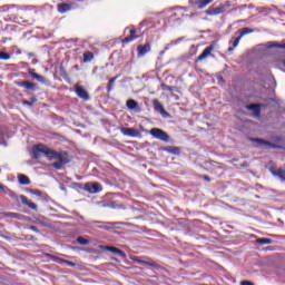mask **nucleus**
Returning <instances> with one entry per match:
<instances>
[{
    "label": "nucleus",
    "mask_w": 285,
    "mask_h": 285,
    "mask_svg": "<svg viewBox=\"0 0 285 285\" xmlns=\"http://www.w3.org/2000/svg\"><path fill=\"white\" fill-rule=\"evenodd\" d=\"M32 155H35V159H39L41 155H46L48 160H57L52 164V168L57 170H60L66 164L70 163V159L66 153L56 151L43 144H38L35 148H32Z\"/></svg>",
    "instance_id": "1"
},
{
    "label": "nucleus",
    "mask_w": 285,
    "mask_h": 285,
    "mask_svg": "<svg viewBox=\"0 0 285 285\" xmlns=\"http://www.w3.org/2000/svg\"><path fill=\"white\" fill-rule=\"evenodd\" d=\"M149 134L153 136V138L158 139L163 142L169 141V135L160 128H151Z\"/></svg>",
    "instance_id": "2"
},
{
    "label": "nucleus",
    "mask_w": 285,
    "mask_h": 285,
    "mask_svg": "<svg viewBox=\"0 0 285 285\" xmlns=\"http://www.w3.org/2000/svg\"><path fill=\"white\" fill-rule=\"evenodd\" d=\"M153 108L161 115L163 118H169L170 115L168 111L165 110L164 106L161 102H159L158 99H153Z\"/></svg>",
    "instance_id": "3"
},
{
    "label": "nucleus",
    "mask_w": 285,
    "mask_h": 285,
    "mask_svg": "<svg viewBox=\"0 0 285 285\" xmlns=\"http://www.w3.org/2000/svg\"><path fill=\"white\" fill-rule=\"evenodd\" d=\"M120 132H122V135H125L126 137H131V138L140 137V131L135 128L122 127L120 128Z\"/></svg>",
    "instance_id": "4"
},
{
    "label": "nucleus",
    "mask_w": 285,
    "mask_h": 285,
    "mask_svg": "<svg viewBox=\"0 0 285 285\" xmlns=\"http://www.w3.org/2000/svg\"><path fill=\"white\" fill-rule=\"evenodd\" d=\"M85 190L89 194H97L101 193L102 188L101 185H99L98 183H88L85 185Z\"/></svg>",
    "instance_id": "5"
},
{
    "label": "nucleus",
    "mask_w": 285,
    "mask_h": 285,
    "mask_svg": "<svg viewBox=\"0 0 285 285\" xmlns=\"http://www.w3.org/2000/svg\"><path fill=\"white\" fill-rule=\"evenodd\" d=\"M256 142L259 144L261 147L269 148V149H281L282 147L278 144H273L268 140L258 139Z\"/></svg>",
    "instance_id": "6"
},
{
    "label": "nucleus",
    "mask_w": 285,
    "mask_h": 285,
    "mask_svg": "<svg viewBox=\"0 0 285 285\" xmlns=\"http://www.w3.org/2000/svg\"><path fill=\"white\" fill-rule=\"evenodd\" d=\"M76 94L79 98H81L85 101L90 99L88 92L79 85H76Z\"/></svg>",
    "instance_id": "7"
},
{
    "label": "nucleus",
    "mask_w": 285,
    "mask_h": 285,
    "mask_svg": "<svg viewBox=\"0 0 285 285\" xmlns=\"http://www.w3.org/2000/svg\"><path fill=\"white\" fill-rule=\"evenodd\" d=\"M19 199L21 200L22 205H27V207H29L32 210H38V205H36L32 202H29L28 197H26L24 195H20Z\"/></svg>",
    "instance_id": "8"
},
{
    "label": "nucleus",
    "mask_w": 285,
    "mask_h": 285,
    "mask_svg": "<svg viewBox=\"0 0 285 285\" xmlns=\"http://www.w3.org/2000/svg\"><path fill=\"white\" fill-rule=\"evenodd\" d=\"M213 50H214L213 46H208L207 48H205V49L203 50V53L198 56L197 61L206 60L207 57L210 56V53L213 52Z\"/></svg>",
    "instance_id": "9"
},
{
    "label": "nucleus",
    "mask_w": 285,
    "mask_h": 285,
    "mask_svg": "<svg viewBox=\"0 0 285 285\" xmlns=\"http://www.w3.org/2000/svg\"><path fill=\"white\" fill-rule=\"evenodd\" d=\"M213 0H196V1H189V3H193L198 9L206 8L208 4H210Z\"/></svg>",
    "instance_id": "10"
},
{
    "label": "nucleus",
    "mask_w": 285,
    "mask_h": 285,
    "mask_svg": "<svg viewBox=\"0 0 285 285\" xmlns=\"http://www.w3.org/2000/svg\"><path fill=\"white\" fill-rule=\"evenodd\" d=\"M105 250H108V252H110L112 254H118V256L121 257V258H126L127 257V255H125L124 250H121V249H119L117 247H109V246H107V247H105Z\"/></svg>",
    "instance_id": "11"
},
{
    "label": "nucleus",
    "mask_w": 285,
    "mask_h": 285,
    "mask_svg": "<svg viewBox=\"0 0 285 285\" xmlns=\"http://www.w3.org/2000/svg\"><path fill=\"white\" fill-rule=\"evenodd\" d=\"M265 48H278V49H285V43H278L276 41H269L264 45Z\"/></svg>",
    "instance_id": "12"
},
{
    "label": "nucleus",
    "mask_w": 285,
    "mask_h": 285,
    "mask_svg": "<svg viewBox=\"0 0 285 285\" xmlns=\"http://www.w3.org/2000/svg\"><path fill=\"white\" fill-rule=\"evenodd\" d=\"M138 37H137V30L135 29H130V36L129 37H126L124 39V43H129V42H132L134 40H137Z\"/></svg>",
    "instance_id": "13"
},
{
    "label": "nucleus",
    "mask_w": 285,
    "mask_h": 285,
    "mask_svg": "<svg viewBox=\"0 0 285 285\" xmlns=\"http://www.w3.org/2000/svg\"><path fill=\"white\" fill-rule=\"evenodd\" d=\"M150 51V45H141L138 47L139 57H144L146 53Z\"/></svg>",
    "instance_id": "14"
},
{
    "label": "nucleus",
    "mask_w": 285,
    "mask_h": 285,
    "mask_svg": "<svg viewBox=\"0 0 285 285\" xmlns=\"http://www.w3.org/2000/svg\"><path fill=\"white\" fill-rule=\"evenodd\" d=\"M18 86L19 87H22L27 90H32L35 89V83L33 82H30V81H22V82H18Z\"/></svg>",
    "instance_id": "15"
},
{
    "label": "nucleus",
    "mask_w": 285,
    "mask_h": 285,
    "mask_svg": "<svg viewBox=\"0 0 285 285\" xmlns=\"http://www.w3.org/2000/svg\"><path fill=\"white\" fill-rule=\"evenodd\" d=\"M273 176H277L278 179H282L283 181H285V170L284 169H276V170H272Z\"/></svg>",
    "instance_id": "16"
},
{
    "label": "nucleus",
    "mask_w": 285,
    "mask_h": 285,
    "mask_svg": "<svg viewBox=\"0 0 285 285\" xmlns=\"http://www.w3.org/2000/svg\"><path fill=\"white\" fill-rule=\"evenodd\" d=\"M57 8H58V12L60 13H66L67 11L71 10L70 4H66V3L58 4Z\"/></svg>",
    "instance_id": "17"
},
{
    "label": "nucleus",
    "mask_w": 285,
    "mask_h": 285,
    "mask_svg": "<svg viewBox=\"0 0 285 285\" xmlns=\"http://www.w3.org/2000/svg\"><path fill=\"white\" fill-rule=\"evenodd\" d=\"M4 217L22 220L24 216L22 214H17V213H6Z\"/></svg>",
    "instance_id": "18"
},
{
    "label": "nucleus",
    "mask_w": 285,
    "mask_h": 285,
    "mask_svg": "<svg viewBox=\"0 0 285 285\" xmlns=\"http://www.w3.org/2000/svg\"><path fill=\"white\" fill-rule=\"evenodd\" d=\"M105 224H107V226H98V228L111 232L114 229V226L121 225V223H105Z\"/></svg>",
    "instance_id": "19"
},
{
    "label": "nucleus",
    "mask_w": 285,
    "mask_h": 285,
    "mask_svg": "<svg viewBox=\"0 0 285 285\" xmlns=\"http://www.w3.org/2000/svg\"><path fill=\"white\" fill-rule=\"evenodd\" d=\"M126 107H128L129 110H136L138 107V102L134 99H129L128 101H126Z\"/></svg>",
    "instance_id": "20"
},
{
    "label": "nucleus",
    "mask_w": 285,
    "mask_h": 285,
    "mask_svg": "<svg viewBox=\"0 0 285 285\" xmlns=\"http://www.w3.org/2000/svg\"><path fill=\"white\" fill-rule=\"evenodd\" d=\"M18 179H19V184L20 185H29L30 184V179H29V177L27 175L20 174L18 176Z\"/></svg>",
    "instance_id": "21"
},
{
    "label": "nucleus",
    "mask_w": 285,
    "mask_h": 285,
    "mask_svg": "<svg viewBox=\"0 0 285 285\" xmlns=\"http://www.w3.org/2000/svg\"><path fill=\"white\" fill-rule=\"evenodd\" d=\"M224 12V7L214 8L213 11H207L209 16H219Z\"/></svg>",
    "instance_id": "22"
},
{
    "label": "nucleus",
    "mask_w": 285,
    "mask_h": 285,
    "mask_svg": "<svg viewBox=\"0 0 285 285\" xmlns=\"http://www.w3.org/2000/svg\"><path fill=\"white\" fill-rule=\"evenodd\" d=\"M248 109L254 111L256 117H259V115H261V107H259V105H249Z\"/></svg>",
    "instance_id": "23"
},
{
    "label": "nucleus",
    "mask_w": 285,
    "mask_h": 285,
    "mask_svg": "<svg viewBox=\"0 0 285 285\" xmlns=\"http://www.w3.org/2000/svg\"><path fill=\"white\" fill-rule=\"evenodd\" d=\"M31 77L36 79L38 82L45 83L46 78L39 73L30 72Z\"/></svg>",
    "instance_id": "24"
},
{
    "label": "nucleus",
    "mask_w": 285,
    "mask_h": 285,
    "mask_svg": "<svg viewBox=\"0 0 285 285\" xmlns=\"http://www.w3.org/2000/svg\"><path fill=\"white\" fill-rule=\"evenodd\" d=\"M3 193L8 194L9 197L13 198L14 200H19L20 198V196H18L16 191L10 190L9 188L3 190Z\"/></svg>",
    "instance_id": "25"
},
{
    "label": "nucleus",
    "mask_w": 285,
    "mask_h": 285,
    "mask_svg": "<svg viewBox=\"0 0 285 285\" xmlns=\"http://www.w3.org/2000/svg\"><path fill=\"white\" fill-rule=\"evenodd\" d=\"M253 32H254L253 29L244 28V29L239 30V37L243 38L244 36H247Z\"/></svg>",
    "instance_id": "26"
},
{
    "label": "nucleus",
    "mask_w": 285,
    "mask_h": 285,
    "mask_svg": "<svg viewBox=\"0 0 285 285\" xmlns=\"http://www.w3.org/2000/svg\"><path fill=\"white\" fill-rule=\"evenodd\" d=\"M92 59H94V53H91V52L83 53V62H91Z\"/></svg>",
    "instance_id": "27"
},
{
    "label": "nucleus",
    "mask_w": 285,
    "mask_h": 285,
    "mask_svg": "<svg viewBox=\"0 0 285 285\" xmlns=\"http://www.w3.org/2000/svg\"><path fill=\"white\" fill-rule=\"evenodd\" d=\"M257 242L261 245H271V244H273V239H271V238H258Z\"/></svg>",
    "instance_id": "28"
},
{
    "label": "nucleus",
    "mask_w": 285,
    "mask_h": 285,
    "mask_svg": "<svg viewBox=\"0 0 285 285\" xmlns=\"http://www.w3.org/2000/svg\"><path fill=\"white\" fill-rule=\"evenodd\" d=\"M77 242H78V244L81 245V246H87L88 244H90V240H88L87 238H83V237H81V236H79V237L77 238Z\"/></svg>",
    "instance_id": "29"
},
{
    "label": "nucleus",
    "mask_w": 285,
    "mask_h": 285,
    "mask_svg": "<svg viewBox=\"0 0 285 285\" xmlns=\"http://www.w3.org/2000/svg\"><path fill=\"white\" fill-rule=\"evenodd\" d=\"M10 59L9 53L0 52V60L8 61Z\"/></svg>",
    "instance_id": "30"
},
{
    "label": "nucleus",
    "mask_w": 285,
    "mask_h": 285,
    "mask_svg": "<svg viewBox=\"0 0 285 285\" xmlns=\"http://www.w3.org/2000/svg\"><path fill=\"white\" fill-rule=\"evenodd\" d=\"M240 40H242V37H236L234 42H233V47L237 48Z\"/></svg>",
    "instance_id": "31"
},
{
    "label": "nucleus",
    "mask_w": 285,
    "mask_h": 285,
    "mask_svg": "<svg viewBox=\"0 0 285 285\" xmlns=\"http://www.w3.org/2000/svg\"><path fill=\"white\" fill-rule=\"evenodd\" d=\"M62 263L67 264L68 266H76V263L68 262V261H61Z\"/></svg>",
    "instance_id": "32"
},
{
    "label": "nucleus",
    "mask_w": 285,
    "mask_h": 285,
    "mask_svg": "<svg viewBox=\"0 0 285 285\" xmlns=\"http://www.w3.org/2000/svg\"><path fill=\"white\" fill-rule=\"evenodd\" d=\"M240 285H254V283H250L248 281H243V282H240Z\"/></svg>",
    "instance_id": "33"
},
{
    "label": "nucleus",
    "mask_w": 285,
    "mask_h": 285,
    "mask_svg": "<svg viewBox=\"0 0 285 285\" xmlns=\"http://www.w3.org/2000/svg\"><path fill=\"white\" fill-rule=\"evenodd\" d=\"M22 105L29 106V107H32V106H33V104H31V102H29V101H27V100L22 101Z\"/></svg>",
    "instance_id": "34"
},
{
    "label": "nucleus",
    "mask_w": 285,
    "mask_h": 285,
    "mask_svg": "<svg viewBox=\"0 0 285 285\" xmlns=\"http://www.w3.org/2000/svg\"><path fill=\"white\" fill-rule=\"evenodd\" d=\"M30 229H31L32 232H35V233H39V229H38V227H36V226H30Z\"/></svg>",
    "instance_id": "35"
},
{
    "label": "nucleus",
    "mask_w": 285,
    "mask_h": 285,
    "mask_svg": "<svg viewBox=\"0 0 285 285\" xmlns=\"http://www.w3.org/2000/svg\"><path fill=\"white\" fill-rule=\"evenodd\" d=\"M147 266H153V267H156V266H158V264L157 263H154V262H151V263H147Z\"/></svg>",
    "instance_id": "36"
},
{
    "label": "nucleus",
    "mask_w": 285,
    "mask_h": 285,
    "mask_svg": "<svg viewBox=\"0 0 285 285\" xmlns=\"http://www.w3.org/2000/svg\"><path fill=\"white\" fill-rule=\"evenodd\" d=\"M0 189L3 190V191H7L9 188L7 186H3L0 184Z\"/></svg>",
    "instance_id": "37"
},
{
    "label": "nucleus",
    "mask_w": 285,
    "mask_h": 285,
    "mask_svg": "<svg viewBox=\"0 0 285 285\" xmlns=\"http://www.w3.org/2000/svg\"><path fill=\"white\" fill-rule=\"evenodd\" d=\"M116 80H117V78H110L109 85L112 86Z\"/></svg>",
    "instance_id": "38"
},
{
    "label": "nucleus",
    "mask_w": 285,
    "mask_h": 285,
    "mask_svg": "<svg viewBox=\"0 0 285 285\" xmlns=\"http://www.w3.org/2000/svg\"><path fill=\"white\" fill-rule=\"evenodd\" d=\"M138 263L141 264V265H146V266H147V264H148V262L140 261V259L138 261Z\"/></svg>",
    "instance_id": "39"
},
{
    "label": "nucleus",
    "mask_w": 285,
    "mask_h": 285,
    "mask_svg": "<svg viewBox=\"0 0 285 285\" xmlns=\"http://www.w3.org/2000/svg\"><path fill=\"white\" fill-rule=\"evenodd\" d=\"M204 179L207 181H210V177H208V176H204Z\"/></svg>",
    "instance_id": "40"
},
{
    "label": "nucleus",
    "mask_w": 285,
    "mask_h": 285,
    "mask_svg": "<svg viewBox=\"0 0 285 285\" xmlns=\"http://www.w3.org/2000/svg\"><path fill=\"white\" fill-rule=\"evenodd\" d=\"M233 51H234V47H229L228 52H233Z\"/></svg>",
    "instance_id": "41"
},
{
    "label": "nucleus",
    "mask_w": 285,
    "mask_h": 285,
    "mask_svg": "<svg viewBox=\"0 0 285 285\" xmlns=\"http://www.w3.org/2000/svg\"><path fill=\"white\" fill-rule=\"evenodd\" d=\"M163 89H165V90H170V87H165V86H163Z\"/></svg>",
    "instance_id": "42"
},
{
    "label": "nucleus",
    "mask_w": 285,
    "mask_h": 285,
    "mask_svg": "<svg viewBox=\"0 0 285 285\" xmlns=\"http://www.w3.org/2000/svg\"><path fill=\"white\" fill-rule=\"evenodd\" d=\"M176 150L177 148H174L173 150H170V153L176 154Z\"/></svg>",
    "instance_id": "43"
},
{
    "label": "nucleus",
    "mask_w": 285,
    "mask_h": 285,
    "mask_svg": "<svg viewBox=\"0 0 285 285\" xmlns=\"http://www.w3.org/2000/svg\"><path fill=\"white\" fill-rule=\"evenodd\" d=\"M36 63H38V61L37 60H32V65H36Z\"/></svg>",
    "instance_id": "44"
},
{
    "label": "nucleus",
    "mask_w": 285,
    "mask_h": 285,
    "mask_svg": "<svg viewBox=\"0 0 285 285\" xmlns=\"http://www.w3.org/2000/svg\"><path fill=\"white\" fill-rule=\"evenodd\" d=\"M35 195L40 196V191H36Z\"/></svg>",
    "instance_id": "45"
},
{
    "label": "nucleus",
    "mask_w": 285,
    "mask_h": 285,
    "mask_svg": "<svg viewBox=\"0 0 285 285\" xmlns=\"http://www.w3.org/2000/svg\"><path fill=\"white\" fill-rule=\"evenodd\" d=\"M61 190H65V187H63V186L61 187Z\"/></svg>",
    "instance_id": "46"
},
{
    "label": "nucleus",
    "mask_w": 285,
    "mask_h": 285,
    "mask_svg": "<svg viewBox=\"0 0 285 285\" xmlns=\"http://www.w3.org/2000/svg\"><path fill=\"white\" fill-rule=\"evenodd\" d=\"M283 65L285 66V60H283Z\"/></svg>",
    "instance_id": "47"
},
{
    "label": "nucleus",
    "mask_w": 285,
    "mask_h": 285,
    "mask_svg": "<svg viewBox=\"0 0 285 285\" xmlns=\"http://www.w3.org/2000/svg\"><path fill=\"white\" fill-rule=\"evenodd\" d=\"M108 89H109V90H111V86H110V87H108Z\"/></svg>",
    "instance_id": "48"
},
{
    "label": "nucleus",
    "mask_w": 285,
    "mask_h": 285,
    "mask_svg": "<svg viewBox=\"0 0 285 285\" xmlns=\"http://www.w3.org/2000/svg\"><path fill=\"white\" fill-rule=\"evenodd\" d=\"M95 224H99V222H94Z\"/></svg>",
    "instance_id": "49"
}]
</instances>
